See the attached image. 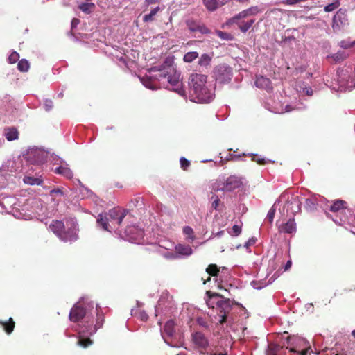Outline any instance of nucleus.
Instances as JSON below:
<instances>
[{
    "label": "nucleus",
    "mask_w": 355,
    "mask_h": 355,
    "mask_svg": "<svg viewBox=\"0 0 355 355\" xmlns=\"http://www.w3.org/2000/svg\"><path fill=\"white\" fill-rule=\"evenodd\" d=\"M207 76L191 73L189 78V97L191 101L207 103L211 100L212 94L207 85Z\"/></svg>",
    "instance_id": "nucleus-1"
},
{
    "label": "nucleus",
    "mask_w": 355,
    "mask_h": 355,
    "mask_svg": "<svg viewBox=\"0 0 355 355\" xmlns=\"http://www.w3.org/2000/svg\"><path fill=\"white\" fill-rule=\"evenodd\" d=\"M128 209H122L120 207H114L109 211L98 215L97 224L107 232L116 226H120L123 219L128 214Z\"/></svg>",
    "instance_id": "nucleus-2"
},
{
    "label": "nucleus",
    "mask_w": 355,
    "mask_h": 355,
    "mask_svg": "<svg viewBox=\"0 0 355 355\" xmlns=\"http://www.w3.org/2000/svg\"><path fill=\"white\" fill-rule=\"evenodd\" d=\"M161 73H159V78H166L167 83H170L172 91L175 92L181 96H185L186 92L182 87V82L180 81V73H178L173 67L171 65H168L167 68L162 66V69H159Z\"/></svg>",
    "instance_id": "nucleus-3"
},
{
    "label": "nucleus",
    "mask_w": 355,
    "mask_h": 355,
    "mask_svg": "<svg viewBox=\"0 0 355 355\" xmlns=\"http://www.w3.org/2000/svg\"><path fill=\"white\" fill-rule=\"evenodd\" d=\"M49 227L59 239L64 242H73L78 239L76 231L71 228L64 230V223L61 220H53Z\"/></svg>",
    "instance_id": "nucleus-4"
},
{
    "label": "nucleus",
    "mask_w": 355,
    "mask_h": 355,
    "mask_svg": "<svg viewBox=\"0 0 355 355\" xmlns=\"http://www.w3.org/2000/svg\"><path fill=\"white\" fill-rule=\"evenodd\" d=\"M206 295L208 296L209 300L213 298H220L219 300L216 301V306L220 317L219 323L220 324H224L227 320V315H228L232 310V304L229 298H225L222 295L211 292V291H207Z\"/></svg>",
    "instance_id": "nucleus-5"
},
{
    "label": "nucleus",
    "mask_w": 355,
    "mask_h": 355,
    "mask_svg": "<svg viewBox=\"0 0 355 355\" xmlns=\"http://www.w3.org/2000/svg\"><path fill=\"white\" fill-rule=\"evenodd\" d=\"M278 203L284 205V209L293 214H297L300 211L301 202L297 196L288 192L282 193Z\"/></svg>",
    "instance_id": "nucleus-6"
},
{
    "label": "nucleus",
    "mask_w": 355,
    "mask_h": 355,
    "mask_svg": "<svg viewBox=\"0 0 355 355\" xmlns=\"http://www.w3.org/2000/svg\"><path fill=\"white\" fill-rule=\"evenodd\" d=\"M287 343L288 347L286 349H289L291 352L297 353L300 355L310 354L311 347L309 343L303 338L297 336L288 337Z\"/></svg>",
    "instance_id": "nucleus-7"
},
{
    "label": "nucleus",
    "mask_w": 355,
    "mask_h": 355,
    "mask_svg": "<svg viewBox=\"0 0 355 355\" xmlns=\"http://www.w3.org/2000/svg\"><path fill=\"white\" fill-rule=\"evenodd\" d=\"M214 75L218 83H228L232 78V69L225 64H221L215 67Z\"/></svg>",
    "instance_id": "nucleus-8"
},
{
    "label": "nucleus",
    "mask_w": 355,
    "mask_h": 355,
    "mask_svg": "<svg viewBox=\"0 0 355 355\" xmlns=\"http://www.w3.org/2000/svg\"><path fill=\"white\" fill-rule=\"evenodd\" d=\"M85 318H88L86 308L83 304L76 303L71 309L69 319L73 322H78Z\"/></svg>",
    "instance_id": "nucleus-9"
},
{
    "label": "nucleus",
    "mask_w": 355,
    "mask_h": 355,
    "mask_svg": "<svg viewBox=\"0 0 355 355\" xmlns=\"http://www.w3.org/2000/svg\"><path fill=\"white\" fill-rule=\"evenodd\" d=\"M260 10L258 6H251L250 8L241 10L237 15H234L233 17L229 19V24H232L234 23H236V21L240 19H243L249 16L255 15L259 13Z\"/></svg>",
    "instance_id": "nucleus-10"
},
{
    "label": "nucleus",
    "mask_w": 355,
    "mask_h": 355,
    "mask_svg": "<svg viewBox=\"0 0 355 355\" xmlns=\"http://www.w3.org/2000/svg\"><path fill=\"white\" fill-rule=\"evenodd\" d=\"M345 10L339 9L336 12L332 20V28L334 31H338L340 28V26L345 24L347 21L346 18Z\"/></svg>",
    "instance_id": "nucleus-11"
},
{
    "label": "nucleus",
    "mask_w": 355,
    "mask_h": 355,
    "mask_svg": "<svg viewBox=\"0 0 355 355\" xmlns=\"http://www.w3.org/2000/svg\"><path fill=\"white\" fill-rule=\"evenodd\" d=\"M104 316L103 314L99 311L96 313V324H87L85 326V329H83V333H87L89 335H92L96 332L97 329H101L103 324Z\"/></svg>",
    "instance_id": "nucleus-12"
},
{
    "label": "nucleus",
    "mask_w": 355,
    "mask_h": 355,
    "mask_svg": "<svg viewBox=\"0 0 355 355\" xmlns=\"http://www.w3.org/2000/svg\"><path fill=\"white\" fill-rule=\"evenodd\" d=\"M186 24L187 28H189L190 31L192 33L199 32L202 34H207L210 33L209 29L206 28L205 25L198 21H196L193 19L187 20Z\"/></svg>",
    "instance_id": "nucleus-13"
},
{
    "label": "nucleus",
    "mask_w": 355,
    "mask_h": 355,
    "mask_svg": "<svg viewBox=\"0 0 355 355\" xmlns=\"http://www.w3.org/2000/svg\"><path fill=\"white\" fill-rule=\"evenodd\" d=\"M241 185V181L239 177L230 176L227 178L223 189L227 191H231L239 189Z\"/></svg>",
    "instance_id": "nucleus-14"
},
{
    "label": "nucleus",
    "mask_w": 355,
    "mask_h": 355,
    "mask_svg": "<svg viewBox=\"0 0 355 355\" xmlns=\"http://www.w3.org/2000/svg\"><path fill=\"white\" fill-rule=\"evenodd\" d=\"M266 355H285V349L283 345L270 343L266 352Z\"/></svg>",
    "instance_id": "nucleus-15"
},
{
    "label": "nucleus",
    "mask_w": 355,
    "mask_h": 355,
    "mask_svg": "<svg viewBox=\"0 0 355 355\" xmlns=\"http://www.w3.org/2000/svg\"><path fill=\"white\" fill-rule=\"evenodd\" d=\"M254 83L256 87L263 89L268 92L272 89L270 80L263 76L257 77Z\"/></svg>",
    "instance_id": "nucleus-16"
},
{
    "label": "nucleus",
    "mask_w": 355,
    "mask_h": 355,
    "mask_svg": "<svg viewBox=\"0 0 355 355\" xmlns=\"http://www.w3.org/2000/svg\"><path fill=\"white\" fill-rule=\"evenodd\" d=\"M296 230L295 223L293 218H291L286 223L279 226V231L283 233L292 234Z\"/></svg>",
    "instance_id": "nucleus-17"
},
{
    "label": "nucleus",
    "mask_w": 355,
    "mask_h": 355,
    "mask_svg": "<svg viewBox=\"0 0 355 355\" xmlns=\"http://www.w3.org/2000/svg\"><path fill=\"white\" fill-rule=\"evenodd\" d=\"M192 340H193L196 345L202 348H205L209 345V342L205 337V335L200 332L192 334Z\"/></svg>",
    "instance_id": "nucleus-18"
},
{
    "label": "nucleus",
    "mask_w": 355,
    "mask_h": 355,
    "mask_svg": "<svg viewBox=\"0 0 355 355\" xmlns=\"http://www.w3.org/2000/svg\"><path fill=\"white\" fill-rule=\"evenodd\" d=\"M3 134L8 141L16 140L19 137L18 130L15 127H7L4 128Z\"/></svg>",
    "instance_id": "nucleus-19"
},
{
    "label": "nucleus",
    "mask_w": 355,
    "mask_h": 355,
    "mask_svg": "<svg viewBox=\"0 0 355 355\" xmlns=\"http://www.w3.org/2000/svg\"><path fill=\"white\" fill-rule=\"evenodd\" d=\"M347 209V202L342 200H337L334 201L333 204L329 207V210L334 213L342 211Z\"/></svg>",
    "instance_id": "nucleus-20"
},
{
    "label": "nucleus",
    "mask_w": 355,
    "mask_h": 355,
    "mask_svg": "<svg viewBox=\"0 0 355 355\" xmlns=\"http://www.w3.org/2000/svg\"><path fill=\"white\" fill-rule=\"evenodd\" d=\"M0 325L3 327L6 334H10L15 328V322L12 318H9L7 321L0 320Z\"/></svg>",
    "instance_id": "nucleus-21"
},
{
    "label": "nucleus",
    "mask_w": 355,
    "mask_h": 355,
    "mask_svg": "<svg viewBox=\"0 0 355 355\" xmlns=\"http://www.w3.org/2000/svg\"><path fill=\"white\" fill-rule=\"evenodd\" d=\"M254 24V19H250L247 21H240V20L236 21V23H234L233 24H236L239 26L241 32L245 33L249 31L251 26Z\"/></svg>",
    "instance_id": "nucleus-22"
},
{
    "label": "nucleus",
    "mask_w": 355,
    "mask_h": 355,
    "mask_svg": "<svg viewBox=\"0 0 355 355\" xmlns=\"http://www.w3.org/2000/svg\"><path fill=\"white\" fill-rule=\"evenodd\" d=\"M176 252L185 256H189L192 253V249L189 245L179 244L175 247Z\"/></svg>",
    "instance_id": "nucleus-23"
},
{
    "label": "nucleus",
    "mask_w": 355,
    "mask_h": 355,
    "mask_svg": "<svg viewBox=\"0 0 355 355\" xmlns=\"http://www.w3.org/2000/svg\"><path fill=\"white\" fill-rule=\"evenodd\" d=\"M56 173L60 174L68 179L73 178V173L71 169L65 166H59L54 170Z\"/></svg>",
    "instance_id": "nucleus-24"
},
{
    "label": "nucleus",
    "mask_w": 355,
    "mask_h": 355,
    "mask_svg": "<svg viewBox=\"0 0 355 355\" xmlns=\"http://www.w3.org/2000/svg\"><path fill=\"white\" fill-rule=\"evenodd\" d=\"M95 4L91 2L82 3L78 6V9L86 14L91 13L92 11L95 9Z\"/></svg>",
    "instance_id": "nucleus-25"
},
{
    "label": "nucleus",
    "mask_w": 355,
    "mask_h": 355,
    "mask_svg": "<svg viewBox=\"0 0 355 355\" xmlns=\"http://www.w3.org/2000/svg\"><path fill=\"white\" fill-rule=\"evenodd\" d=\"M211 61V57L209 54L204 53L201 55L198 61V64L200 67L207 68L210 66Z\"/></svg>",
    "instance_id": "nucleus-26"
},
{
    "label": "nucleus",
    "mask_w": 355,
    "mask_h": 355,
    "mask_svg": "<svg viewBox=\"0 0 355 355\" xmlns=\"http://www.w3.org/2000/svg\"><path fill=\"white\" fill-rule=\"evenodd\" d=\"M165 334L168 336H172L175 334V322L173 320H169L166 322L164 327Z\"/></svg>",
    "instance_id": "nucleus-27"
},
{
    "label": "nucleus",
    "mask_w": 355,
    "mask_h": 355,
    "mask_svg": "<svg viewBox=\"0 0 355 355\" xmlns=\"http://www.w3.org/2000/svg\"><path fill=\"white\" fill-rule=\"evenodd\" d=\"M207 10L214 11L220 7L216 0H202Z\"/></svg>",
    "instance_id": "nucleus-28"
},
{
    "label": "nucleus",
    "mask_w": 355,
    "mask_h": 355,
    "mask_svg": "<svg viewBox=\"0 0 355 355\" xmlns=\"http://www.w3.org/2000/svg\"><path fill=\"white\" fill-rule=\"evenodd\" d=\"M77 344L78 346H80L83 348H87L92 345V340L89 337H83L80 336L78 338V340L77 341Z\"/></svg>",
    "instance_id": "nucleus-29"
},
{
    "label": "nucleus",
    "mask_w": 355,
    "mask_h": 355,
    "mask_svg": "<svg viewBox=\"0 0 355 355\" xmlns=\"http://www.w3.org/2000/svg\"><path fill=\"white\" fill-rule=\"evenodd\" d=\"M220 268L216 264H210L206 268V272L211 277H216L218 275Z\"/></svg>",
    "instance_id": "nucleus-30"
},
{
    "label": "nucleus",
    "mask_w": 355,
    "mask_h": 355,
    "mask_svg": "<svg viewBox=\"0 0 355 355\" xmlns=\"http://www.w3.org/2000/svg\"><path fill=\"white\" fill-rule=\"evenodd\" d=\"M17 69H18V70H19L22 72L28 71V70L29 69L28 61L25 59H22V60H19L18 62Z\"/></svg>",
    "instance_id": "nucleus-31"
},
{
    "label": "nucleus",
    "mask_w": 355,
    "mask_h": 355,
    "mask_svg": "<svg viewBox=\"0 0 355 355\" xmlns=\"http://www.w3.org/2000/svg\"><path fill=\"white\" fill-rule=\"evenodd\" d=\"M340 6V1L339 0H335L334 2L327 5L324 8V10L326 12H329L335 10L336 8H338Z\"/></svg>",
    "instance_id": "nucleus-32"
},
{
    "label": "nucleus",
    "mask_w": 355,
    "mask_h": 355,
    "mask_svg": "<svg viewBox=\"0 0 355 355\" xmlns=\"http://www.w3.org/2000/svg\"><path fill=\"white\" fill-rule=\"evenodd\" d=\"M182 232H184V234L189 237V240L191 241H193L196 239L194 231L190 226H186L182 229Z\"/></svg>",
    "instance_id": "nucleus-33"
},
{
    "label": "nucleus",
    "mask_w": 355,
    "mask_h": 355,
    "mask_svg": "<svg viewBox=\"0 0 355 355\" xmlns=\"http://www.w3.org/2000/svg\"><path fill=\"white\" fill-rule=\"evenodd\" d=\"M159 10H160V8L158 6L153 8L150 10V14L145 15L144 18H143V21L145 22L152 21L153 19V17L157 15Z\"/></svg>",
    "instance_id": "nucleus-34"
},
{
    "label": "nucleus",
    "mask_w": 355,
    "mask_h": 355,
    "mask_svg": "<svg viewBox=\"0 0 355 355\" xmlns=\"http://www.w3.org/2000/svg\"><path fill=\"white\" fill-rule=\"evenodd\" d=\"M143 205V198L141 196L133 198L129 203L130 207H141Z\"/></svg>",
    "instance_id": "nucleus-35"
},
{
    "label": "nucleus",
    "mask_w": 355,
    "mask_h": 355,
    "mask_svg": "<svg viewBox=\"0 0 355 355\" xmlns=\"http://www.w3.org/2000/svg\"><path fill=\"white\" fill-rule=\"evenodd\" d=\"M199 54L197 52H189L185 53L184 56V61L186 62H191L196 60Z\"/></svg>",
    "instance_id": "nucleus-36"
},
{
    "label": "nucleus",
    "mask_w": 355,
    "mask_h": 355,
    "mask_svg": "<svg viewBox=\"0 0 355 355\" xmlns=\"http://www.w3.org/2000/svg\"><path fill=\"white\" fill-rule=\"evenodd\" d=\"M241 156V155L239 154L228 153L224 159L221 157V159L224 160L225 162H228L230 160H238L240 159Z\"/></svg>",
    "instance_id": "nucleus-37"
},
{
    "label": "nucleus",
    "mask_w": 355,
    "mask_h": 355,
    "mask_svg": "<svg viewBox=\"0 0 355 355\" xmlns=\"http://www.w3.org/2000/svg\"><path fill=\"white\" fill-rule=\"evenodd\" d=\"M251 159L259 165H264L266 164V159L261 158L258 154H253L252 156H251Z\"/></svg>",
    "instance_id": "nucleus-38"
},
{
    "label": "nucleus",
    "mask_w": 355,
    "mask_h": 355,
    "mask_svg": "<svg viewBox=\"0 0 355 355\" xmlns=\"http://www.w3.org/2000/svg\"><path fill=\"white\" fill-rule=\"evenodd\" d=\"M19 58V53L15 51H13L11 53V54L9 55L8 62L9 63L14 64L18 61Z\"/></svg>",
    "instance_id": "nucleus-39"
},
{
    "label": "nucleus",
    "mask_w": 355,
    "mask_h": 355,
    "mask_svg": "<svg viewBox=\"0 0 355 355\" xmlns=\"http://www.w3.org/2000/svg\"><path fill=\"white\" fill-rule=\"evenodd\" d=\"M25 182L28 183L31 185L37 184L40 185L42 183V180L38 178H27L26 180H24Z\"/></svg>",
    "instance_id": "nucleus-40"
},
{
    "label": "nucleus",
    "mask_w": 355,
    "mask_h": 355,
    "mask_svg": "<svg viewBox=\"0 0 355 355\" xmlns=\"http://www.w3.org/2000/svg\"><path fill=\"white\" fill-rule=\"evenodd\" d=\"M181 168L182 170L186 171L187 168L190 166V162L186 159L185 157H181L180 159Z\"/></svg>",
    "instance_id": "nucleus-41"
},
{
    "label": "nucleus",
    "mask_w": 355,
    "mask_h": 355,
    "mask_svg": "<svg viewBox=\"0 0 355 355\" xmlns=\"http://www.w3.org/2000/svg\"><path fill=\"white\" fill-rule=\"evenodd\" d=\"M211 199L214 200L211 202V207L213 209H214L215 210H217L218 209V206H219V203H220L219 198L216 196H211Z\"/></svg>",
    "instance_id": "nucleus-42"
},
{
    "label": "nucleus",
    "mask_w": 355,
    "mask_h": 355,
    "mask_svg": "<svg viewBox=\"0 0 355 355\" xmlns=\"http://www.w3.org/2000/svg\"><path fill=\"white\" fill-rule=\"evenodd\" d=\"M304 206L310 209H313L315 207V201L313 199L307 198L305 200Z\"/></svg>",
    "instance_id": "nucleus-43"
},
{
    "label": "nucleus",
    "mask_w": 355,
    "mask_h": 355,
    "mask_svg": "<svg viewBox=\"0 0 355 355\" xmlns=\"http://www.w3.org/2000/svg\"><path fill=\"white\" fill-rule=\"evenodd\" d=\"M241 226L235 225L233 227H232L231 235L232 236H237L241 234Z\"/></svg>",
    "instance_id": "nucleus-44"
},
{
    "label": "nucleus",
    "mask_w": 355,
    "mask_h": 355,
    "mask_svg": "<svg viewBox=\"0 0 355 355\" xmlns=\"http://www.w3.org/2000/svg\"><path fill=\"white\" fill-rule=\"evenodd\" d=\"M275 214V209L272 207L269 209L268 216H266V218H268V221L272 223L273 222Z\"/></svg>",
    "instance_id": "nucleus-45"
},
{
    "label": "nucleus",
    "mask_w": 355,
    "mask_h": 355,
    "mask_svg": "<svg viewBox=\"0 0 355 355\" xmlns=\"http://www.w3.org/2000/svg\"><path fill=\"white\" fill-rule=\"evenodd\" d=\"M53 102L51 100H46L44 101V107L46 111H49L53 108Z\"/></svg>",
    "instance_id": "nucleus-46"
},
{
    "label": "nucleus",
    "mask_w": 355,
    "mask_h": 355,
    "mask_svg": "<svg viewBox=\"0 0 355 355\" xmlns=\"http://www.w3.org/2000/svg\"><path fill=\"white\" fill-rule=\"evenodd\" d=\"M340 46L343 47L345 49H347L349 47H353L352 43V44H348L347 42H346L344 40H343V41H341V42H340Z\"/></svg>",
    "instance_id": "nucleus-47"
},
{
    "label": "nucleus",
    "mask_w": 355,
    "mask_h": 355,
    "mask_svg": "<svg viewBox=\"0 0 355 355\" xmlns=\"http://www.w3.org/2000/svg\"><path fill=\"white\" fill-rule=\"evenodd\" d=\"M218 35L219 37H220L222 39H225V40H228L229 39V34L226 33L225 32L218 31Z\"/></svg>",
    "instance_id": "nucleus-48"
},
{
    "label": "nucleus",
    "mask_w": 355,
    "mask_h": 355,
    "mask_svg": "<svg viewBox=\"0 0 355 355\" xmlns=\"http://www.w3.org/2000/svg\"><path fill=\"white\" fill-rule=\"evenodd\" d=\"M79 24V19L73 18L71 21V27L72 28H74L77 26V25Z\"/></svg>",
    "instance_id": "nucleus-49"
},
{
    "label": "nucleus",
    "mask_w": 355,
    "mask_h": 355,
    "mask_svg": "<svg viewBox=\"0 0 355 355\" xmlns=\"http://www.w3.org/2000/svg\"><path fill=\"white\" fill-rule=\"evenodd\" d=\"M301 0H286L285 3L288 5H294L295 3H297Z\"/></svg>",
    "instance_id": "nucleus-50"
},
{
    "label": "nucleus",
    "mask_w": 355,
    "mask_h": 355,
    "mask_svg": "<svg viewBox=\"0 0 355 355\" xmlns=\"http://www.w3.org/2000/svg\"><path fill=\"white\" fill-rule=\"evenodd\" d=\"M216 1H218L219 6H223L230 1V0H216Z\"/></svg>",
    "instance_id": "nucleus-51"
},
{
    "label": "nucleus",
    "mask_w": 355,
    "mask_h": 355,
    "mask_svg": "<svg viewBox=\"0 0 355 355\" xmlns=\"http://www.w3.org/2000/svg\"><path fill=\"white\" fill-rule=\"evenodd\" d=\"M291 261H287V263H286V265L284 266V270H289L291 268Z\"/></svg>",
    "instance_id": "nucleus-52"
},
{
    "label": "nucleus",
    "mask_w": 355,
    "mask_h": 355,
    "mask_svg": "<svg viewBox=\"0 0 355 355\" xmlns=\"http://www.w3.org/2000/svg\"><path fill=\"white\" fill-rule=\"evenodd\" d=\"M51 193H62L60 189H54L51 191Z\"/></svg>",
    "instance_id": "nucleus-53"
},
{
    "label": "nucleus",
    "mask_w": 355,
    "mask_h": 355,
    "mask_svg": "<svg viewBox=\"0 0 355 355\" xmlns=\"http://www.w3.org/2000/svg\"><path fill=\"white\" fill-rule=\"evenodd\" d=\"M210 281H211V277L209 276V277H208V278L206 279V280L204 281V284L209 282Z\"/></svg>",
    "instance_id": "nucleus-54"
},
{
    "label": "nucleus",
    "mask_w": 355,
    "mask_h": 355,
    "mask_svg": "<svg viewBox=\"0 0 355 355\" xmlns=\"http://www.w3.org/2000/svg\"><path fill=\"white\" fill-rule=\"evenodd\" d=\"M149 3H154L157 1V0H146Z\"/></svg>",
    "instance_id": "nucleus-55"
},
{
    "label": "nucleus",
    "mask_w": 355,
    "mask_h": 355,
    "mask_svg": "<svg viewBox=\"0 0 355 355\" xmlns=\"http://www.w3.org/2000/svg\"><path fill=\"white\" fill-rule=\"evenodd\" d=\"M238 2L240 3H244V2H249L250 0H236Z\"/></svg>",
    "instance_id": "nucleus-56"
},
{
    "label": "nucleus",
    "mask_w": 355,
    "mask_h": 355,
    "mask_svg": "<svg viewBox=\"0 0 355 355\" xmlns=\"http://www.w3.org/2000/svg\"><path fill=\"white\" fill-rule=\"evenodd\" d=\"M141 319H142L143 320H146V319H147V315H146V314H145V315H142V316H141Z\"/></svg>",
    "instance_id": "nucleus-57"
},
{
    "label": "nucleus",
    "mask_w": 355,
    "mask_h": 355,
    "mask_svg": "<svg viewBox=\"0 0 355 355\" xmlns=\"http://www.w3.org/2000/svg\"><path fill=\"white\" fill-rule=\"evenodd\" d=\"M352 335L354 338H355V329L352 331Z\"/></svg>",
    "instance_id": "nucleus-58"
},
{
    "label": "nucleus",
    "mask_w": 355,
    "mask_h": 355,
    "mask_svg": "<svg viewBox=\"0 0 355 355\" xmlns=\"http://www.w3.org/2000/svg\"><path fill=\"white\" fill-rule=\"evenodd\" d=\"M276 10H279V9H274V10H270V12H274Z\"/></svg>",
    "instance_id": "nucleus-59"
},
{
    "label": "nucleus",
    "mask_w": 355,
    "mask_h": 355,
    "mask_svg": "<svg viewBox=\"0 0 355 355\" xmlns=\"http://www.w3.org/2000/svg\"><path fill=\"white\" fill-rule=\"evenodd\" d=\"M163 298H160L159 301H158V304L161 305Z\"/></svg>",
    "instance_id": "nucleus-60"
},
{
    "label": "nucleus",
    "mask_w": 355,
    "mask_h": 355,
    "mask_svg": "<svg viewBox=\"0 0 355 355\" xmlns=\"http://www.w3.org/2000/svg\"><path fill=\"white\" fill-rule=\"evenodd\" d=\"M253 243V241H249V242H247L246 243V245H249V244H252Z\"/></svg>",
    "instance_id": "nucleus-61"
},
{
    "label": "nucleus",
    "mask_w": 355,
    "mask_h": 355,
    "mask_svg": "<svg viewBox=\"0 0 355 355\" xmlns=\"http://www.w3.org/2000/svg\"><path fill=\"white\" fill-rule=\"evenodd\" d=\"M253 243V241H249V242H247L246 243V245H249V244H252Z\"/></svg>",
    "instance_id": "nucleus-62"
},
{
    "label": "nucleus",
    "mask_w": 355,
    "mask_h": 355,
    "mask_svg": "<svg viewBox=\"0 0 355 355\" xmlns=\"http://www.w3.org/2000/svg\"><path fill=\"white\" fill-rule=\"evenodd\" d=\"M352 46L355 48V40L352 42Z\"/></svg>",
    "instance_id": "nucleus-63"
},
{
    "label": "nucleus",
    "mask_w": 355,
    "mask_h": 355,
    "mask_svg": "<svg viewBox=\"0 0 355 355\" xmlns=\"http://www.w3.org/2000/svg\"><path fill=\"white\" fill-rule=\"evenodd\" d=\"M212 355H226V354H214Z\"/></svg>",
    "instance_id": "nucleus-64"
}]
</instances>
